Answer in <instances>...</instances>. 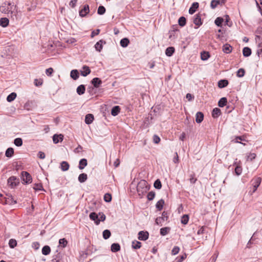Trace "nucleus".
<instances>
[{
  "label": "nucleus",
  "mask_w": 262,
  "mask_h": 262,
  "mask_svg": "<svg viewBox=\"0 0 262 262\" xmlns=\"http://www.w3.org/2000/svg\"><path fill=\"white\" fill-rule=\"evenodd\" d=\"M179 251L180 248L178 246H174L171 250V254L173 255H176L179 253Z\"/></svg>",
  "instance_id": "680f3d73"
},
{
  "label": "nucleus",
  "mask_w": 262,
  "mask_h": 262,
  "mask_svg": "<svg viewBox=\"0 0 262 262\" xmlns=\"http://www.w3.org/2000/svg\"><path fill=\"white\" fill-rule=\"evenodd\" d=\"M111 248L113 252H117L120 250L121 247L118 243H113L112 244Z\"/></svg>",
  "instance_id": "cd10ccee"
},
{
  "label": "nucleus",
  "mask_w": 262,
  "mask_h": 262,
  "mask_svg": "<svg viewBox=\"0 0 262 262\" xmlns=\"http://www.w3.org/2000/svg\"><path fill=\"white\" fill-rule=\"evenodd\" d=\"M161 141L160 138L157 135H154L153 136V142L155 144H159Z\"/></svg>",
  "instance_id": "e2e57ef3"
},
{
  "label": "nucleus",
  "mask_w": 262,
  "mask_h": 262,
  "mask_svg": "<svg viewBox=\"0 0 262 262\" xmlns=\"http://www.w3.org/2000/svg\"><path fill=\"white\" fill-rule=\"evenodd\" d=\"M21 177L24 184H30L32 181L31 174L27 171H23L21 173Z\"/></svg>",
  "instance_id": "f03ea898"
},
{
  "label": "nucleus",
  "mask_w": 262,
  "mask_h": 262,
  "mask_svg": "<svg viewBox=\"0 0 262 262\" xmlns=\"http://www.w3.org/2000/svg\"><path fill=\"white\" fill-rule=\"evenodd\" d=\"M168 219V216L167 215V212L166 211H163L162 214V216L158 217L156 219V224L157 225H160L162 226V223L165 221H167Z\"/></svg>",
  "instance_id": "20e7f679"
},
{
  "label": "nucleus",
  "mask_w": 262,
  "mask_h": 262,
  "mask_svg": "<svg viewBox=\"0 0 262 262\" xmlns=\"http://www.w3.org/2000/svg\"><path fill=\"white\" fill-rule=\"evenodd\" d=\"M14 155V149L12 147H9L5 152V156L8 158L12 157Z\"/></svg>",
  "instance_id": "4c0bfd02"
},
{
  "label": "nucleus",
  "mask_w": 262,
  "mask_h": 262,
  "mask_svg": "<svg viewBox=\"0 0 262 262\" xmlns=\"http://www.w3.org/2000/svg\"><path fill=\"white\" fill-rule=\"evenodd\" d=\"M235 165V167L234 169V172L236 175L239 176L241 174L243 170V168L240 165L236 164V163H234Z\"/></svg>",
  "instance_id": "c9c22d12"
},
{
  "label": "nucleus",
  "mask_w": 262,
  "mask_h": 262,
  "mask_svg": "<svg viewBox=\"0 0 262 262\" xmlns=\"http://www.w3.org/2000/svg\"><path fill=\"white\" fill-rule=\"evenodd\" d=\"M210 56V53L208 51H203L201 53V59L202 60H207Z\"/></svg>",
  "instance_id": "393cba45"
},
{
  "label": "nucleus",
  "mask_w": 262,
  "mask_h": 262,
  "mask_svg": "<svg viewBox=\"0 0 262 262\" xmlns=\"http://www.w3.org/2000/svg\"><path fill=\"white\" fill-rule=\"evenodd\" d=\"M256 156V155L255 153H250L247 157V161L250 160V161H252L255 158Z\"/></svg>",
  "instance_id": "0e129e2a"
},
{
  "label": "nucleus",
  "mask_w": 262,
  "mask_h": 262,
  "mask_svg": "<svg viewBox=\"0 0 262 262\" xmlns=\"http://www.w3.org/2000/svg\"><path fill=\"white\" fill-rule=\"evenodd\" d=\"M179 31V29L178 28L177 26H172L171 30L169 31V33L170 34L169 36V38H171L172 37V36L173 35L172 32H175V31Z\"/></svg>",
  "instance_id": "bf43d9fd"
},
{
  "label": "nucleus",
  "mask_w": 262,
  "mask_h": 262,
  "mask_svg": "<svg viewBox=\"0 0 262 262\" xmlns=\"http://www.w3.org/2000/svg\"><path fill=\"white\" fill-rule=\"evenodd\" d=\"M100 30L99 29H97L93 31L91 33V37H93L95 36L98 35L100 33Z\"/></svg>",
  "instance_id": "338daca9"
},
{
  "label": "nucleus",
  "mask_w": 262,
  "mask_h": 262,
  "mask_svg": "<svg viewBox=\"0 0 262 262\" xmlns=\"http://www.w3.org/2000/svg\"><path fill=\"white\" fill-rule=\"evenodd\" d=\"M53 141L54 143L57 144L60 142H62L63 139V136L61 134H55L53 136Z\"/></svg>",
  "instance_id": "f8f14e48"
},
{
  "label": "nucleus",
  "mask_w": 262,
  "mask_h": 262,
  "mask_svg": "<svg viewBox=\"0 0 262 262\" xmlns=\"http://www.w3.org/2000/svg\"><path fill=\"white\" fill-rule=\"evenodd\" d=\"M91 82L95 88H98L102 84V80L99 78L95 77L91 80Z\"/></svg>",
  "instance_id": "9d476101"
},
{
  "label": "nucleus",
  "mask_w": 262,
  "mask_h": 262,
  "mask_svg": "<svg viewBox=\"0 0 262 262\" xmlns=\"http://www.w3.org/2000/svg\"><path fill=\"white\" fill-rule=\"evenodd\" d=\"M227 99L226 97L221 98L218 102V106L223 107L227 105Z\"/></svg>",
  "instance_id": "7c9ffc66"
},
{
  "label": "nucleus",
  "mask_w": 262,
  "mask_h": 262,
  "mask_svg": "<svg viewBox=\"0 0 262 262\" xmlns=\"http://www.w3.org/2000/svg\"><path fill=\"white\" fill-rule=\"evenodd\" d=\"M59 244L62 247L65 248L68 244V241L65 238H61L59 240Z\"/></svg>",
  "instance_id": "5fc2aeb1"
},
{
  "label": "nucleus",
  "mask_w": 262,
  "mask_h": 262,
  "mask_svg": "<svg viewBox=\"0 0 262 262\" xmlns=\"http://www.w3.org/2000/svg\"><path fill=\"white\" fill-rule=\"evenodd\" d=\"M221 0H212L210 3V7L214 9L218 5H221Z\"/></svg>",
  "instance_id": "a19ab883"
},
{
  "label": "nucleus",
  "mask_w": 262,
  "mask_h": 262,
  "mask_svg": "<svg viewBox=\"0 0 262 262\" xmlns=\"http://www.w3.org/2000/svg\"><path fill=\"white\" fill-rule=\"evenodd\" d=\"M170 228L169 227L162 228L160 231V234L162 236H165L170 232Z\"/></svg>",
  "instance_id": "2f4dec72"
},
{
  "label": "nucleus",
  "mask_w": 262,
  "mask_h": 262,
  "mask_svg": "<svg viewBox=\"0 0 262 262\" xmlns=\"http://www.w3.org/2000/svg\"><path fill=\"white\" fill-rule=\"evenodd\" d=\"M70 76L73 80H77L79 77V73L77 70H73L71 71Z\"/></svg>",
  "instance_id": "b1692460"
},
{
  "label": "nucleus",
  "mask_w": 262,
  "mask_h": 262,
  "mask_svg": "<svg viewBox=\"0 0 262 262\" xmlns=\"http://www.w3.org/2000/svg\"><path fill=\"white\" fill-rule=\"evenodd\" d=\"M129 43V40L127 38H123L121 39L120 44V46L123 48H125L128 46Z\"/></svg>",
  "instance_id": "72a5a7b5"
},
{
  "label": "nucleus",
  "mask_w": 262,
  "mask_h": 262,
  "mask_svg": "<svg viewBox=\"0 0 262 262\" xmlns=\"http://www.w3.org/2000/svg\"><path fill=\"white\" fill-rule=\"evenodd\" d=\"M204 114L202 112H198L195 115V121L198 123H201L204 119Z\"/></svg>",
  "instance_id": "a211bd4d"
},
{
  "label": "nucleus",
  "mask_w": 262,
  "mask_h": 262,
  "mask_svg": "<svg viewBox=\"0 0 262 262\" xmlns=\"http://www.w3.org/2000/svg\"><path fill=\"white\" fill-rule=\"evenodd\" d=\"M90 219L94 221L96 225H98L100 224V220H99L98 215L95 212H91L89 215Z\"/></svg>",
  "instance_id": "0eeeda50"
},
{
  "label": "nucleus",
  "mask_w": 262,
  "mask_h": 262,
  "mask_svg": "<svg viewBox=\"0 0 262 262\" xmlns=\"http://www.w3.org/2000/svg\"><path fill=\"white\" fill-rule=\"evenodd\" d=\"M199 6V4L198 2H194L192 3V5L190 7L189 9V13L190 14H193L196 10L198 9Z\"/></svg>",
  "instance_id": "2eb2a0df"
},
{
  "label": "nucleus",
  "mask_w": 262,
  "mask_h": 262,
  "mask_svg": "<svg viewBox=\"0 0 262 262\" xmlns=\"http://www.w3.org/2000/svg\"><path fill=\"white\" fill-rule=\"evenodd\" d=\"M90 12L89 6L88 5H84L83 8L79 11V15L82 17H85Z\"/></svg>",
  "instance_id": "6e6552de"
},
{
  "label": "nucleus",
  "mask_w": 262,
  "mask_h": 262,
  "mask_svg": "<svg viewBox=\"0 0 262 262\" xmlns=\"http://www.w3.org/2000/svg\"><path fill=\"white\" fill-rule=\"evenodd\" d=\"M251 49L248 47H244L243 49V54L245 57H248L251 55Z\"/></svg>",
  "instance_id": "412c9836"
},
{
  "label": "nucleus",
  "mask_w": 262,
  "mask_h": 262,
  "mask_svg": "<svg viewBox=\"0 0 262 262\" xmlns=\"http://www.w3.org/2000/svg\"><path fill=\"white\" fill-rule=\"evenodd\" d=\"M106 41L103 39H101L95 45V48L96 51L100 52L103 48V44H105Z\"/></svg>",
  "instance_id": "9b49d317"
},
{
  "label": "nucleus",
  "mask_w": 262,
  "mask_h": 262,
  "mask_svg": "<svg viewBox=\"0 0 262 262\" xmlns=\"http://www.w3.org/2000/svg\"><path fill=\"white\" fill-rule=\"evenodd\" d=\"M154 186L156 189H160L162 187V184L159 179H157L154 183Z\"/></svg>",
  "instance_id": "864d4df0"
},
{
  "label": "nucleus",
  "mask_w": 262,
  "mask_h": 262,
  "mask_svg": "<svg viewBox=\"0 0 262 262\" xmlns=\"http://www.w3.org/2000/svg\"><path fill=\"white\" fill-rule=\"evenodd\" d=\"M149 237V233L146 231H140L138 233V239L140 241H146Z\"/></svg>",
  "instance_id": "39448f33"
},
{
  "label": "nucleus",
  "mask_w": 262,
  "mask_h": 262,
  "mask_svg": "<svg viewBox=\"0 0 262 262\" xmlns=\"http://www.w3.org/2000/svg\"><path fill=\"white\" fill-rule=\"evenodd\" d=\"M142 244L140 242L135 240L132 242V247L134 249H139L141 247Z\"/></svg>",
  "instance_id": "f704fd0d"
},
{
  "label": "nucleus",
  "mask_w": 262,
  "mask_h": 262,
  "mask_svg": "<svg viewBox=\"0 0 262 262\" xmlns=\"http://www.w3.org/2000/svg\"><path fill=\"white\" fill-rule=\"evenodd\" d=\"M224 20V19L223 18L221 17H218L215 19L214 23L217 26L221 27L222 26Z\"/></svg>",
  "instance_id": "37998d69"
},
{
  "label": "nucleus",
  "mask_w": 262,
  "mask_h": 262,
  "mask_svg": "<svg viewBox=\"0 0 262 262\" xmlns=\"http://www.w3.org/2000/svg\"><path fill=\"white\" fill-rule=\"evenodd\" d=\"M53 69L52 68H48L46 70V73L48 76H51L53 73Z\"/></svg>",
  "instance_id": "774afa93"
},
{
  "label": "nucleus",
  "mask_w": 262,
  "mask_h": 262,
  "mask_svg": "<svg viewBox=\"0 0 262 262\" xmlns=\"http://www.w3.org/2000/svg\"><path fill=\"white\" fill-rule=\"evenodd\" d=\"M179 25L184 27L186 24V19L184 16H181L178 19Z\"/></svg>",
  "instance_id": "c03bdc74"
},
{
  "label": "nucleus",
  "mask_w": 262,
  "mask_h": 262,
  "mask_svg": "<svg viewBox=\"0 0 262 262\" xmlns=\"http://www.w3.org/2000/svg\"><path fill=\"white\" fill-rule=\"evenodd\" d=\"M9 20L7 17H3L0 19V26L2 27H6L9 25Z\"/></svg>",
  "instance_id": "5701e85b"
},
{
  "label": "nucleus",
  "mask_w": 262,
  "mask_h": 262,
  "mask_svg": "<svg viewBox=\"0 0 262 262\" xmlns=\"http://www.w3.org/2000/svg\"><path fill=\"white\" fill-rule=\"evenodd\" d=\"M42 253L43 255H48L51 252V248L50 246L48 245H46L43 247L41 250Z\"/></svg>",
  "instance_id": "e433bc0d"
},
{
  "label": "nucleus",
  "mask_w": 262,
  "mask_h": 262,
  "mask_svg": "<svg viewBox=\"0 0 262 262\" xmlns=\"http://www.w3.org/2000/svg\"><path fill=\"white\" fill-rule=\"evenodd\" d=\"M238 140H239L241 141H246V139H245V138L244 136H236L235 137V139L233 140L232 141L234 142L235 143H239L245 145V144H244L241 142H239L238 141Z\"/></svg>",
  "instance_id": "8fccbe9b"
},
{
  "label": "nucleus",
  "mask_w": 262,
  "mask_h": 262,
  "mask_svg": "<svg viewBox=\"0 0 262 262\" xmlns=\"http://www.w3.org/2000/svg\"><path fill=\"white\" fill-rule=\"evenodd\" d=\"M106 11V9L105 7L103 6H99L97 10V13L99 15H103L105 13Z\"/></svg>",
  "instance_id": "4d7b16f0"
},
{
  "label": "nucleus",
  "mask_w": 262,
  "mask_h": 262,
  "mask_svg": "<svg viewBox=\"0 0 262 262\" xmlns=\"http://www.w3.org/2000/svg\"><path fill=\"white\" fill-rule=\"evenodd\" d=\"M88 179V176L85 173H81L78 176V181L80 183H84Z\"/></svg>",
  "instance_id": "ea45409f"
},
{
  "label": "nucleus",
  "mask_w": 262,
  "mask_h": 262,
  "mask_svg": "<svg viewBox=\"0 0 262 262\" xmlns=\"http://www.w3.org/2000/svg\"><path fill=\"white\" fill-rule=\"evenodd\" d=\"M193 22L198 27L202 25L203 22L201 19V15L200 13H198L194 16Z\"/></svg>",
  "instance_id": "423d86ee"
},
{
  "label": "nucleus",
  "mask_w": 262,
  "mask_h": 262,
  "mask_svg": "<svg viewBox=\"0 0 262 262\" xmlns=\"http://www.w3.org/2000/svg\"><path fill=\"white\" fill-rule=\"evenodd\" d=\"M175 51V49L173 47H169L165 50V54L168 57L171 56Z\"/></svg>",
  "instance_id": "a878e982"
},
{
  "label": "nucleus",
  "mask_w": 262,
  "mask_h": 262,
  "mask_svg": "<svg viewBox=\"0 0 262 262\" xmlns=\"http://www.w3.org/2000/svg\"><path fill=\"white\" fill-rule=\"evenodd\" d=\"M223 51L226 54L230 53L232 50V47L228 43H226L223 46Z\"/></svg>",
  "instance_id": "aec40b11"
},
{
  "label": "nucleus",
  "mask_w": 262,
  "mask_h": 262,
  "mask_svg": "<svg viewBox=\"0 0 262 262\" xmlns=\"http://www.w3.org/2000/svg\"><path fill=\"white\" fill-rule=\"evenodd\" d=\"M261 183V178H256L254 180L252 184L253 185V191L252 192L254 193L256 191L257 188L259 186L260 184Z\"/></svg>",
  "instance_id": "4468645a"
},
{
  "label": "nucleus",
  "mask_w": 262,
  "mask_h": 262,
  "mask_svg": "<svg viewBox=\"0 0 262 262\" xmlns=\"http://www.w3.org/2000/svg\"><path fill=\"white\" fill-rule=\"evenodd\" d=\"M16 94L14 92H12L7 97V100L8 102H11L13 101L16 97Z\"/></svg>",
  "instance_id": "79ce46f5"
},
{
  "label": "nucleus",
  "mask_w": 262,
  "mask_h": 262,
  "mask_svg": "<svg viewBox=\"0 0 262 262\" xmlns=\"http://www.w3.org/2000/svg\"><path fill=\"white\" fill-rule=\"evenodd\" d=\"M229 84V81L227 79H221L218 81L217 85L220 89L226 87Z\"/></svg>",
  "instance_id": "dca6fc26"
},
{
  "label": "nucleus",
  "mask_w": 262,
  "mask_h": 262,
  "mask_svg": "<svg viewBox=\"0 0 262 262\" xmlns=\"http://www.w3.org/2000/svg\"><path fill=\"white\" fill-rule=\"evenodd\" d=\"M5 203L6 204L13 205L16 204L17 202L12 197V196H8V197H7V199L5 200Z\"/></svg>",
  "instance_id": "473e14b6"
},
{
  "label": "nucleus",
  "mask_w": 262,
  "mask_h": 262,
  "mask_svg": "<svg viewBox=\"0 0 262 262\" xmlns=\"http://www.w3.org/2000/svg\"><path fill=\"white\" fill-rule=\"evenodd\" d=\"M221 111L220 108L215 107L212 111V116L213 118H216L221 115Z\"/></svg>",
  "instance_id": "6ab92c4d"
},
{
  "label": "nucleus",
  "mask_w": 262,
  "mask_h": 262,
  "mask_svg": "<svg viewBox=\"0 0 262 262\" xmlns=\"http://www.w3.org/2000/svg\"><path fill=\"white\" fill-rule=\"evenodd\" d=\"M61 169L62 171H65L69 169V164L66 161H62L60 163Z\"/></svg>",
  "instance_id": "58836bf2"
},
{
  "label": "nucleus",
  "mask_w": 262,
  "mask_h": 262,
  "mask_svg": "<svg viewBox=\"0 0 262 262\" xmlns=\"http://www.w3.org/2000/svg\"><path fill=\"white\" fill-rule=\"evenodd\" d=\"M94 120V115L92 114H88L85 117V123L86 124H91Z\"/></svg>",
  "instance_id": "f3484780"
},
{
  "label": "nucleus",
  "mask_w": 262,
  "mask_h": 262,
  "mask_svg": "<svg viewBox=\"0 0 262 262\" xmlns=\"http://www.w3.org/2000/svg\"><path fill=\"white\" fill-rule=\"evenodd\" d=\"M7 183L11 188H14L18 185L19 184V180L17 177L15 176H11L7 180Z\"/></svg>",
  "instance_id": "7ed1b4c3"
},
{
  "label": "nucleus",
  "mask_w": 262,
  "mask_h": 262,
  "mask_svg": "<svg viewBox=\"0 0 262 262\" xmlns=\"http://www.w3.org/2000/svg\"><path fill=\"white\" fill-rule=\"evenodd\" d=\"M13 143L16 146H21L23 143V139L20 138H17L14 140Z\"/></svg>",
  "instance_id": "49530a36"
},
{
  "label": "nucleus",
  "mask_w": 262,
  "mask_h": 262,
  "mask_svg": "<svg viewBox=\"0 0 262 262\" xmlns=\"http://www.w3.org/2000/svg\"><path fill=\"white\" fill-rule=\"evenodd\" d=\"M85 87L83 84H81L79 85L76 89V92L77 94L79 95L83 94L85 93Z\"/></svg>",
  "instance_id": "c85d7f7f"
},
{
  "label": "nucleus",
  "mask_w": 262,
  "mask_h": 262,
  "mask_svg": "<svg viewBox=\"0 0 262 262\" xmlns=\"http://www.w3.org/2000/svg\"><path fill=\"white\" fill-rule=\"evenodd\" d=\"M120 112V107L118 105L114 106L111 110V115L113 116H116Z\"/></svg>",
  "instance_id": "4be33fe9"
},
{
  "label": "nucleus",
  "mask_w": 262,
  "mask_h": 262,
  "mask_svg": "<svg viewBox=\"0 0 262 262\" xmlns=\"http://www.w3.org/2000/svg\"><path fill=\"white\" fill-rule=\"evenodd\" d=\"M111 235V231L108 229H105L103 231L102 236L104 239H107L110 237Z\"/></svg>",
  "instance_id": "a18cd8bd"
},
{
  "label": "nucleus",
  "mask_w": 262,
  "mask_h": 262,
  "mask_svg": "<svg viewBox=\"0 0 262 262\" xmlns=\"http://www.w3.org/2000/svg\"><path fill=\"white\" fill-rule=\"evenodd\" d=\"M91 72L90 68L87 66H83L82 70L80 71V74L84 77L88 76Z\"/></svg>",
  "instance_id": "ddd939ff"
},
{
  "label": "nucleus",
  "mask_w": 262,
  "mask_h": 262,
  "mask_svg": "<svg viewBox=\"0 0 262 262\" xmlns=\"http://www.w3.org/2000/svg\"><path fill=\"white\" fill-rule=\"evenodd\" d=\"M150 186L148 185L147 182L144 180H141L138 184L137 190L139 195H143L149 189Z\"/></svg>",
  "instance_id": "f257e3e1"
},
{
  "label": "nucleus",
  "mask_w": 262,
  "mask_h": 262,
  "mask_svg": "<svg viewBox=\"0 0 262 262\" xmlns=\"http://www.w3.org/2000/svg\"><path fill=\"white\" fill-rule=\"evenodd\" d=\"M54 258L52 260L56 261L59 260L61 261L62 255L60 253H58L57 254L53 256Z\"/></svg>",
  "instance_id": "052dcab7"
},
{
  "label": "nucleus",
  "mask_w": 262,
  "mask_h": 262,
  "mask_svg": "<svg viewBox=\"0 0 262 262\" xmlns=\"http://www.w3.org/2000/svg\"><path fill=\"white\" fill-rule=\"evenodd\" d=\"M155 192L153 191L149 192L147 195V198L148 201H152L155 197Z\"/></svg>",
  "instance_id": "13d9d810"
},
{
  "label": "nucleus",
  "mask_w": 262,
  "mask_h": 262,
  "mask_svg": "<svg viewBox=\"0 0 262 262\" xmlns=\"http://www.w3.org/2000/svg\"><path fill=\"white\" fill-rule=\"evenodd\" d=\"M245 74V70L241 68L238 70V71L236 72V76L239 78H242L244 76Z\"/></svg>",
  "instance_id": "3c124183"
},
{
  "label": "nucleus",
  "mask_w": 262,
  "mask_h": 262,
  "mask_svg": "<svg viewBox=\"0 0 262 262\" xmlns=\"http://www.w3.org/2000/svg\"><path fill=\"white\" fill-rule=\"evenodd\" d=\"M164 204H165L164 200L163 199H161L159 201H158L157 203H156V207L159 211H161L163 209V205H164Z\"/></svg>",
  "instance_id": "c756f323"
},
{
  "label": "nucleus",
  "mask_w": 262,
  "mask_h": 262,
  "mask_svg": "<svg viewBox=\"0 0 262 262\" xmlns=\"http://www.w3.org/2000/svg\"><path fill=\"white\" fill-rule=\"evenodd\" d=\"M34 83L36 86H39L42 84V80L41 79H35Z\"/></svg>",
  "instance_id": "69168bd1"
},
{
  "label": "nucleus",
  "mask_w": 262,
  "mask_h": 262,
  "mask_svg": "<svg viewBox=\"0 0 262 262\" xmlns=\"http://www.w3.org/2000/svg\"><path fill=\"white\" fill-rule=\"evenodd\" d=\"M33 189H35V190H38V191H40V190L45 191V189L43 188L42 185L41 183L35 184V186L33 187Z\"/></svg>",
  "instance_id": "6e6d98bb"
},
{
  "label": "nucleus",
  "mask_w": 262,
  "mask_h": 262,
  "mask_svg": "<svg viewBox=\"0 0 262 262\" xmlns=\"http://www.w3.org/2000/svg\"><path fill=\"white\" fill-rule=\"evenodd\" d=\"M5 5L6 4H5ZM0 11L3 13L7 14L9 13L10 12L11 14H12L14 12V10H12V7L9 8V7L6 6V5L0 6Z\"/></svg>",
  "instance_id": "1a4fd4ad"
},
{
  "label": "nucleus",
  "mask_w": 262,
  "mask_h": 262,
  "mask_svg": "<svg viewBox=\"0 0 262 262\" xmlns=\"http://www.w3.org/2000/svg\"><path fill=\"white\" fill-rule=\"evenodd\" d=\"M189 215L188 214H184L181 218V223L184 225H186L189 221Z\"/></svg>",
  "instance_id": "de8ad7c7"
},
{
  "label": "nucleus",
  "mask_w": 262,
  "mask_h": 262,
  "mask_svg": "<svg viewBox=\"0 0 262 262\" xmlns=\"http://www.w3.org/2000/svg\"><path fill=\"white\" fill-rule=\"evenodd\" d=\"M104 201L105 202L110 203L112 200V196L111 193H106L104 194L103 197Z\"/></svg>",
  "instance_id": "09e8293b"
},
{
  "label": "nucleus",
  "mask_w": 262,
  "mask_h": 262,
  "mask_svg": "<svg viewBox=\"0 0 262 262\" xmlns=\"http://www.w3.org/2000/svg\"><path fill=\"white\" fill-rule=\"evenodd\" d=\"M9 246L10 248H14L17 246V241L13 238H11L9 241Z\"/></svg>",
  "instance_id": "603ef678"
},
{
  "label": "nucleus",
  "mask_w": 262,
  "mask_h": 262,
  "mask_svg": "<svg viewBox=\"0 0 262 262\" xmlns=\"http://www.w3.org/2000/svg\"><path fill=\"white\" fill-rule=\"evenodd\" d=\"M88 162L86 159H82L79 161L78 168L79 169H83L87 165Z\"/></svg>",
  "instance_id": "bb28decb"
}]
</instances>
